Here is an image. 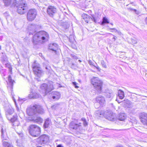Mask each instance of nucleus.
<instances>
[{"instance_id": "f257e3e1", "label": "nucleus", "mask_w": 147, "mask_h": 147, "mask_svg": "<svg viewBox=\"0 0 147 147\" xmlns=\"http://www.w3.org/2000/svg\"><path fill=\"white\" fill-rule=\"evenodd\" d=\"M49 36L46 32L40 31L36 33L33 37V42L35 44L38 41H42L44 42L48 40Z\"/></svg>"}, {"instance_id": "f03ea898", "label": "nucleus", "mask_w": 147, "mask_h": 147, "mask_svg": "<svg viewBox=\"0 0 147 147\" xmlns=\"http://www.w3.org/2000/svg\"><path fill=\"white\" fill-rule=\"evenodd\" d=\"M91 83L95 88L98 92L100 93L101 92L102 82L99 78L93 77L91 79Z\"/></svg>"}, {"instance_id": "7ed1b4c3", "label": "nucleus", "mask_w": 147, "mask_h": 147, "mask_svg": "<svg viewBox=\"0 0 147 147\" xmlns=\"http://www.w3.org/2000/svg\"><path fill=\"white\" fill-rule=\"evenodd\" d=\"M29 132L32 136L37 137L40 134V128L36 125H30L29 128Z\"/></svg>"}, {"instance_id": "20e7f679", "label": "nucleus", "mask_w": 147, "mask_h": 147, "mask_svg": "<svg viewBox=\"0 0 147 147\" xmlns=\"http://www.w3.org/2000/svg\"><path fill=\"white\" fill-rule=\"evenodd\" d=\"M36 11L35 9L30 10L27 13V20L29 21H32L36 18Z\"/></svg>"}, {"instance_id": "39448f33", "label": "nucleus", "mask_w": 147, "mask_h": 147, "mask_svg": "<svg viewBox=\"0 0 147 147\" xmlns=\"http://www.w3.org/2000/svg\"><path fill=\"white\" fill-rule=\"evenodd\" d=\"M96 113L98 115H99V117H101L102 116H104L105 118L109 120H111V118L113 119V116L110 113L108 112H104V111L102 110H98L97 111Z\"/></svg>"}, {"instance_id": "423d86ee", "label": "nucleus", "mask_w": 147, "mask_h": 147, "mask_svg": "<svg viewBox=\"0 0 147 147\" xmlns=\"http://www.w3.org/2000/svg\"><path fill=\"white\" fill-rule=\"evenodd\" d=\"M27 9L26 4L25 3H21L18 7L17 11L19 13L22 14L27 11Z\"/></svg>"}, {"instance_id": "0eeeda50", "label": "nucleus", "mask_w": 147, "mask_h": 147, "mask_svg": "<svg viewBox=\"0 0 147 147\" xmlns=\"http://www.w3.org/2000/svg\"><path fill=\"white\" fill-rule=\"evenodd\" d=\"M52 85H51L48 86L46 84H43L41 85L40 88L42 90V92H44V96H45L53 90L52 88Z\"/></svg>"}, {"instance_id": "6e6552de", "label": "nucleus", "mask_w": 147, "mask_h": 147, "mask_svg": "<svg viewBox=\"0 0 147 147\" xmlns=\"http://www.w3.org/2000/svg\"><path fill=\"white\" fill-rule=\"evenodd\" d=\"M139 118L141 122L147 126V113L143 112L140 113Z\"/></svg>"}, {"instance_id": "1a4fd4ad", "label": "nucleus", "mask_w": 147, "mask_h": 147, "mask_svg": "<svg viewBox=\"0 0 147 147\" xmlns=\"http://www.w3.org/2000/svg\"><path fill=\"white\" fill-rule=\"evenodd\" d=\"M32 67L34 74L38 77H40L42 75V71L39 66L35 65L34 64H33Z\"/></svg>"}, {"instance_id": "9d476101", "label": "nucleus", "mask_w": 147, "mask_h": 147, "mask_svg": "<svg viewBox=\"0 0 147 147\" xmlns=\"http://www.w3.org/2000/svg\"><path fill=\"white\" fill-rule=\"evenodd\" d=\"M38 140L40 144H45L49 142V137L46 135H43L38 138Z\"/></svg>"}, {"instance_id": "9b49d317", "label": "nucleus", "mask_w": 147, "mask_h": 147, "mask_svg": "<svg viewBox=\"0 0 147 147\" xmlns=\"http://www.w3.org/2000/svg\"><path fill=\"white\" fill-rule=\"evenodd\" d=\"M38 106H35V105L32 107L28 108L26 110L27 114L29 116H31L34 115L36 113V108H38Z\"/></svg>"}, {"instance_id": "f8f14e48", "label": "nucleus", "mask_w": 147, "mask_h": 147, "mask_svg": "<svg viewBox=\"0 0 147 147\" xmlns=\"http://www.w3.org/2000/svg\"><path fill=\"white\" fill-rule=\"evenodd\" d=\"M47 13L50 16H52L57 11L56 8L52 6H49L47 9Z\"/></svg>"}, {"instance_id": "ddd939ff", "label": "nucleus", "mask_w": 147, "mask_h": 147, "mask_svg": "<svg viewBox=\"0 0 147 147\" xmlns=\"http://www.w3.org/2000/svg\"><path fill=\"white\" fill-rule=\"evenodd\" d=\"M122 105L125 108H131L133 106L132 103L129 100L126 99L121 102Z\"/></svg>"}, {"instance_id": "4468645a", "label": "nucleus", "mask_w": 147, "mask_h": 147, "mask_svg": "<svg viewBox=\"0 0 147 147\" xmlns=\"http://www.w3.org/2000/svg\"><path fill=\"white\" fill-rule=\"evenodd\" d=\"M4 5L6 6L9 5L14 6L16 3V0H3Z\"/></svg>"}, {"instance_id": "2eb2a0df", "label": "nucleus", "mask_w": 147, "mask_h": 147, "mask_svg": "<svg viewBox=\"0 0 147 147\" xmlns=\"http://www.w3.org/2000/svg\"><path fill=\"white\" fill-rule=\"evenodd\" d=\"M96 101L97 102H96L94 104V105L96 107L98 103H99L100 105H103L104 104L105 101L104 98L102 96H99L96 98Z\"/></svg>"}, {"instance_id": "dca6fc26", "label": "nucleus", "mask_w": 147, "mask_h": 147, "mask_svg": "<svg viewBox=\"0 0 147 147\" xmlns=\"http://www.w3.org/2000/svg\"><path fill=\"white\" fill-rule=\"evenodd\" d=\"M81 125V123H79L78 124H76L74 122H71L69 125L71 129H78Z\"/></svg>"}, {"instance_id": "f3484780", "label": "nucleus", "mask_w": 147, "mask_h": 147, "mask_svg": "<svg viewBox=\"0 0 147 147\" xmlns=\"http://www.w3.org/2000/svg\"><path fill=\"white\" fill-rule=\"evenodd\" d=\"M28 97L30 98H36L39 97V95L35 92V91L31 89Z\"/></svg>"}, {"instance_id": "a211bd4d", "label": "nucleus", "mask_w": 147, "mask_h": 147, "mask_svg": "<svg viewBox=\"0 0 147 147\" xmlns=\"http://www.w3.org/2000/svg\"><path fill=\"white\" fill-rule=\"evenodd\" d=\"M49 49L56 52L58 49V45L56 43L51 44L49 46Z\"/></svg>"}, {"instance_id": "6ab92c4d", "label": "nucleus", "mask_w": 147, "mask_h": 147, "mask_svg": "<svg viewBox=\"0 0 147 147\" xmlns=\"http://www.w3.org/2000/svg\"><path fill=\"white\" fill-rule=\"evenodd\" d=\"M14 112V110L12 108L9 109L6 111V114L8 119H9V117Z\"/></svg>"}, {"instance_id": "aec40b11", "label": "nucleus", "mask_w": 147, "mask_h": 147, "mask_svg": "<svg viewBox=\"0 0 147 147\" xmlns=\"http://www.w3.org/2000/svg\"><path fill=\"white\" fill-rule=\"evenodd\" d=\"M84 21L87 23H88L90 20V19H92V18L90 17V16L87 14H83L82 15Z\"/></svg>"}, {"instance_id": "412c9836", "label": "nucleus", "mask_w": 147, "mask_h": 147, "mask_svg": "<svg viewBox=\"0 0 147 147\" xmlns=\"http://www.w3.org/2000/svg\"><path fill=\"white\" fill-rule=\"evenodd\" d=\"M30 120L36 123L39 122H42V118L38 117H33Z\"/></svg>"}, {"instance_id": "4be33fe9", "label": "nucleus", "mask_w": 147, "mask_h": 147, "mask_svg": "<svg viewBox=\"0 0 147 147\" xmlns=\"http://www.w3.org/2000/svg\"><path fill=\"white\" fill-rule=\"evenodd\" d=\"M126 116L124 113H121L120 114L118 119L119 120L122 121H124L126 118Z\"/></svg>"}, {"instance_id": "5701e85b", "label": "nucleus", "mask_w": 147, "mask_h": 147, "mask_svg": "<svg viewBox=\"0 0 147 147\" xmlns=\"http://www.w3.org/2000/svg\"><path fill=\"white\" fill-rule=\"evenodd\" d=\"M53 99L56 100H58L60 97V94L59 92H54V95L52 97Z\"/></svg>"}, {"instance_id": "b1692460", "label": "nucleus", "mask_w": 147, "mask_h": 147, "mask_svg": "<svg viewBox=\"0 0 147 147\" xmlns=\"http://www.w3.org/2000/svg\"><path fill=\"white\" fill-rule=\"evenodd\" d=\"M118 96L120 99H123L124 97V92L121 90H119L118 92Z\"/></svg>"}, {"instance_id": "393cba45", "label": "nucleus", "mask_w": 147, "mask_h": 147, "mask_svg": "<svg viewBox=\"0 0 147 147\" xmlns=\"http://www.w3.org/2000/svg\"><path fill=\"white\" fill-rule=\"evenodd\" d=\"M35 106H38L39 107L38 108H36V112H38V113H42L43 112V109L42 107L40 105H35Z\"/></svg>"}, {"instance_id": "a878e982", "label": "nucleus", "mask_w": 147, "mask_h": 147, "mask_svg": "<svg viewBox=\"0 0 147 147\" xmlns=\"http://www.w3.org/2000/svg\"><path fill=\"white\" fill-rule=\"evenodd\" d=\"M51 124V121L49 119H47L46 120L44 123V126L45 128L48 127L49 125Z\"/></svg>"}, {"instance_id": "bb28decb", "label": "nucleus", "mask_w": 147, "mask_h": 147, "mask_svg": "<svg viewBox=\"0 0 147 147\" xmlns=\"http://www.w3.org/2000/svg\"><path fill=\"white\" fill-rule=\"evenodd\" d=\"M113 92L112 91L109 90L106 92L105 93V95L108 98H110L113 96Z\"/></svg>"}, {"instance_id": "cd10ccee", "label": "nucleus", "mask_w": 147, "mask_h": 147, "mask_svg": "<svg viewBox=\"0 0 147 147\" xmlns=\"http://www.w3.org/2000/svg\"><path fill=\"white\" fill-rule=\"evenodd\" d=\"M3 147H13L10 143L5 141L3 142Z\"/></svg>"}, {"instance_id": "c85d7f7f", "label": "nucleus", "mask_w": 147, "mask_h": 147, "mask_svg": "<svg viewBox=\"0 0 147 147\" xmlns=\"http://www.w3.org/2000/svg\"><path fill=\"white\" fill-rule=\"evenodd\" d=\"M109 21L105 17H103L102 19V24L103 25L104 23H109Z\"/></svg>"}, {"instance_id": "c756f323", "label": "nucleus", "mask_w": 147, "mask_h": 147, "mask_svg": "<svg viewBox=\"0 0 147 147\" xmlns=\"http://www.w3.org/2000/svg\"><path fill=\"white\" fill-rule=\"evenodd\" d=\"M9 119H10L9 120H10L11 122L13 123L15 121H16V120H17L16 117H10Z\"/></svg>"}, {"instance_id": "7c9ffc66", "label": "nucleus", "mask_w": 147, "mask_h": 147, "mask_svg": "<svg viewBox=\"0 0 147 147\" xmlns=\"http://www.w3.org/2000/svg\"><path fill=\"white\" fill-rule=\"evenodd\" d=\"M8 79L9 82L11 84V85H13V83L14 82V80L11 79V76L9 75L8 77Z\"/></svg>"}, {"instance_id": "2f4dec72", "label": "nucleus", "mask_w": 147, "mask_h": 147, "mask_svg": "<svg viewBox=\"0 0 147 147\" xmlns=\"http://www.w3.org/2000/svg\"><path fill=\"white\" fill-rule=\"evenodd\" d=\"M101 63L103 67L106 68H107V66L106 63L103 60L101 61Z\"/></svg>"}, {"instance_id": "473e14b6", "label": "nucleus", "mask_w": 147, "mask_h": 147, "mask_svg": "<svg viewBox=\"0 0 147 147\" xmlns=\"http://www.w3.org/2000/svg\"><path fill=\"white\" fill-rule=\"evenodd\" d=\"M13 125L14 126H18L19 124V122L17 120L13 123Z\"/></svg>"}, {"instance_id": "72a5a7b5", "label": "nucleus", "mask_w": 147, "mask_h": 147, "mask_svg": "<svg viewBox=\"0 0 147 147\" xmlns=\"http://www.w3.org/2000/svg\"><path fill=\"white\" fill-rule=\"evenodd\" d=\"M82 121L83 122L84 125V126H86L87 125V123L86 121V119L84 118H82Z\"/></svg>"}, {"instance_id": "f704fd0d", "label": "nucleus", "mask_w": 147, "mask_h": 147, "mask_svg": "<svg viewBox=\"0 0 147 147\" xmlns=\"http://www.w3.org/2000/svg\"><path fill=\"white\" fill-rule=\"evenodd\" d=\"M109 30H112L111 31V32H114L116 33L117 32V30L115 28H110L109 29Z\"/></svg>"}, {"instance_id": "c9c22d12", "label": "nucleus", "mask_w": 147, "mask_h": 147, "mask_svg": "<svg viewBox=\"0 0 147 147\" xmlns=\"http://www.w3.org/2000/svg\"><path fill=\"white\" fill-rule=\"evenodd\" d=\"M131 41L133 44H136L137 43V41L136 39H131Z\"/></svg>"}, {"instance_id": "e433bc0d", "label": "nucleus", "mask_w": 147, "mask_h": 147, "mask_svg": "<svg viewBox=\"0 0 147 147\" xmlns=\"http://www.w3.org/2000/svg\"><path fill=\"white\" fill-rule=\"evenodd\" d=\"M108 34L112 35L113 36V37L112 38V40L113 41H115L117 38V37H116V36H115L114 35H113L111 33H108Z\"/></svg>"}, {"instance_id": "4c0bfd02", "label": "nucleus", "mask_w": 147, "mask_h": 147, "mask_svg": "<svg viewBox=\"0 0 147 147\" xmlns=\"http://www.w3.org/2000/svg\"><path fill=\"white\" fill-rule=\"evenodd\" d=\"M73 84L75 86V88H79V87L76 85L77 84L76 82H72Z\"/></svg>"}, {"instance_id": "58836bf2", "label": "nucleus", "mask_w": 147, "mask_h": 147, "mask_svg": "<svg viewBox=\"0 0 147 147\" xmlns=\"http://www.w3.org/2000/svg\"><path fill=\"white\" fill-rule=\"evenodd\" d=\"M71 55V57L72 58H73L74 59H78V58L76 56V55Z\"/></svg>"}, {"instance_id": "ea45409f", "label": "nucleus", "mask_w": 147, "mask_h": 147, "mask_svg": "<svg viewBox=\"0 0 147 147\" xmlns=\"http://www.w3.org/2000/svg\"><path fill=\"white\" fill-rule=\"evenodd\" d=\"M88 63L90 65H93L94 66V63L90 60L88 61Z\"/></svg>"}, {"instance_id": "a19ab883", "label": "nucleus", "mask_w": 147, "mask_h": 147, "mask_svg": "<svg viewBox=\"0 0 147 147\" xmlns=\"http://www.w3.org/2000/svg\"><path fill=\"white\" fill-rule=\"evenodd\" d=\"M94 66L97 69V70H98V71H100V67L98 66H96L94 65Z\"/></svg>"}, {"instance_id": "79ce46f5", "label": "nucleus", "mask_w": 147, "mask_h": 147, "mask_svg": "<svg viewBox=\"0 0 147 147\" xmlns=\"http://www.w3.org/2000/svg\"><path fill=\"white\" fill-rule=\"evenodd\" d=\"M116 33H117L118 35H121V32L118 30H117V32Z\"/></svg>"}, {"instance_id": "37998d69", "label": "nucleus", "mask_w": 147, "mask_h": 147, "mask_svg": "<svg viewBox=\"0 0 147 147\" xmlns=\"http://www.w3.org/2000/svg\"><path fill=\"white\" fill-rule=\"evenodd\" d=\"M93 20V21L95 22H96V20L95 19V18H93V19H92H92H90V20Z\"/></svg>"}, {"instance_id": "c03bdc74", "label": "nucleus", "mask_w": 147, "mask_h": 147, "mask_svg": "<svg viewBox=\"0 0 147 147\" xmlns=\"http://www.w3.org/2000/svg\"><path fill=\"white\" fill-rule=\"evenodd\" d=\"M57 147H63L62 146L61 144L58 145Z\"/></svg>"}, {"instance_id": "a18cd8bd", "label": "nucleus", "mask_w": 147, "mask_h": 147, "mask_svg": "<svg viewBox=\"0 0 147 147\" xmlns=\"http://www.w3.org/2000/svg\"><path fill=\"white\" fill-rule=\"evenodd\" d=\"M145 22L146 24H147V17L146 18L145 20Z\"/></svg>"}, {"instance_id": "49530a36", "label": "nucleus", "mask_w": 147, "mask_h": 147, "mask_svg": "<svg viewBox=\"0 0 147 147\" xmlns=\"http://www.w3.org/2000/svg\"><path fill=\"white\" fill-rule=\"evenodd\" d=\"M131 9L132 10H133L136 13V12L137 11V10L135 9Z\"/></svg>"}, {"instance_id": "de8ad7c7", "label": "nucleus", "mask_w": 147, "mask_h": 147, "mask_svg": "<svg viewBox=\"0 0 147 147\" xmlns=\"http://www.w3.org/2000/svg\"><path fill=\"white\" fill-rule=\"evenodd\" d=\"M40 2H42L45 0H39Z\"/></svg>"}, {"instance_id": "09e8293b", "label": "nucleus", "mask_w": 147, "mask_h": 147, "mask_svg": "<svg viewBox=\"0 0 147 147\" xmlns=\"http://www.w3.org/2000/svg\"><path fill=\"white\" fill-rule=\"evenodd\" d=\"M1 133H2V134L3 135V130L2 129L1 130Z\"/></svg>"}, {"instance_id": "8fccbe9b", "label": "nucleus", "mask_w": 147, "mask_h": 147, "mask_svg": "<svg viewBox=\"0 0 147 147\" xmlns=\"http://www.w3.org/2000/svg\"><path fill=\"white\" fill-rule=\"evenodd\" d=\"M45 69H49L47 67V66H46V67H45Z\"/></svg>"}, {"instance_id": "3c124183", "label": "nucleus", "mask_w": 147, "mask_h": 147, "mask_svg": "<svg viewBox=\"0 0 147 147\" xmlns=\"http://www.w3.org/2000/svg\"><path fill=\"white\" fill-rule=\"evenodd\" d=\"M116 100V101H117V102H118V103H120V102H119V101H118L117 99Z\"/></svg>"}, {"instance_id": "603ef678", "label": "nucleus", "mask_w": 147, "mask_h": 147, "mask_svg": "<svg viewBox=\"0 0 147 147\" xmlns=\"http://www.w3.org/2000/svg\"><path fill=\"white\" fill-rule=\"evenodd\" d=\"M78 61H79V62H81V60H78Z\"/></svg>"}, {"instance_id": "864d4df0", "label": "nucleus", "mask_w": 147, "mask_h": 147, "mask_svg": "<svg viewBox=\"0 0 147 147\" xmlns=\"http://www.w3.org/2000/svg\"><path fill=\"white\" fill-rule=\"evenodd\" d=\"M36 147H42L41 146H37Z\"/></svg>"}, {"instance_id": "5fc2aeb1", "label": "nucleus", "mask_w": 147, "mask_h": 147, "mask_svg": "<svg viewBox=\"0 0 147 147\" xmlns=\"http://www.w3.org/2000/svg\"><path fill=\"white\" fill-rule=\"evenodd\" d=\"M14 101L15 102V103H16V101H15V100L14 99Z\"/></svg>"}, {"instance_id": "6e6d98bb", "label": "nucleus", "mask_w": 147, "mask_h": 147, "mask_svg": "<svg viewBox=\"0 0 147 147\" xmlns=\"http://www.w3.org/2000/svg\"><path fill=\"white\" fill-rule=\"evenodd\" d=\"M30 34H31V32H30Z\"/></svg>"}, {"instance_id": "4d7b16f0", "label": "nucleus", "mask_w": 147, "mask_h": 147, "mask_svg": "<svg viewBox=\"0 0 147 147\" xmlns=\"http://www.w3.org/2000/svg\"><path fill=\"white\" fill-rule=\"evenodd\" d=\"M111 24L112 25H113V24Z\"/></svg>"}, {"instance_id": "13d9d810", "label": "nucleus", "mask_w": 147, "mask_h": 147, "mask_svg": "<svg viewBox=\"0 0 147 147\" xmlns=\"http://www.w3.org/2000/svg\"><path fill=\"white\" fill-rule=\"evenodd\" d=\"M1 49V46H0V49Z\"/></svg>"}]
</instances>
